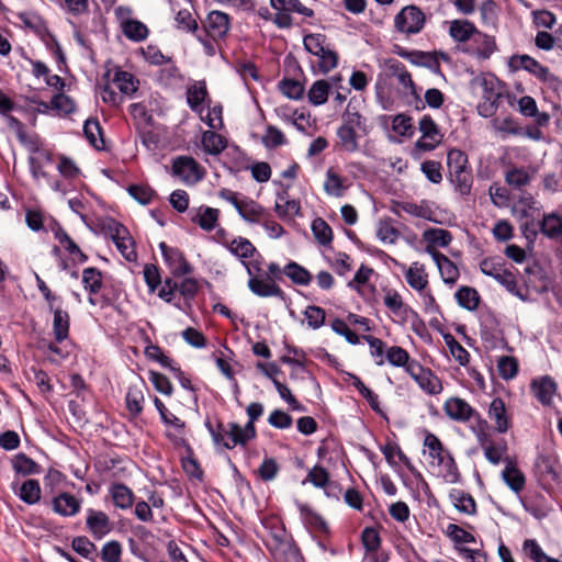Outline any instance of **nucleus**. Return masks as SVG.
<instances>
[{
    "label": "nucleus",
    "mask_w": 562,
    "mask_h": 562,
    "mask_svg": "<svg viewBox=\"0 0 562 562\" xmlns=\"http://www.w3.org/2000/svg\"><path fill=\"white\" fill-rule=\"evenodd\" d=\"M450 498L453 502L454 507L463 514L467 515H475L476 514V503L474 498L467 492L462 490H452L450 493Z\"/></svg>",
    "instance_id": "obj_37"
},
{
    "label": "nucleus",
    "mask_w": 562,
    "mask_h": 562,
    "mask_svg": "<svg viewBox=\"0 0 562 562\" xmlns=\"http://www.w3.org/2000/svg\"><path fill=\"white\" fill-rule=\"evenodd\" d=\"M172 173L191 184L198 183L205 176L204 168L189 156H179L173 159Z\"/></svg>",
    "instance_id": "obj_8"
},
{
    "label": "nucleus",
    "mask_w": 562,
    "mask_h": 562,
    "mask_svg": "<svg viewBox=\"0 0 562 562\" xmlns=\"http://www.w3.org/2000/svg\"><path fill=\"white\" fill-rule=\"evenodd\" d=\"M458 304L468 310L475 311L479 307L481 297L474 288L463 285L454 294Z\"/></svg>",
    "instance_id": "obj_41"
},
{
    "label": "nucleus",
    "mask_w": 562,
    "mask_h": 562,
    "mask_svg": "<svg viewBox=\"0 0 562 562\" xmlns=\"http://www.w3.org/2000/svg\"><path fill=\"white\" fill-rule=\"evenodd\" d=\"M312 232L319 245L327 246L333 240V229L322 217L312 222Z\"/></svg>",
    "instance_id": "obj_54"
},
{
    "label": "nucleus",
    "mask_w": 562,
    "mask_h": 562,
    "mask_svg": "<svg viewBox=\"0 0 562 562\" xmlns=\"http://www.w3.org/2000/svg\"><path fill=\"white\" fill-rule=\"evenodd\" d=\"M109 493L115 507L128 509L133 506L135 495L133 491L124 483H112Z\"/></svg>",
    "instance_id": "obj_25"
},
{
    "label": "nucleus",
    "mask_w": 562,
    "mask_h": 562,
    "mask_svg": "<svg viewBox=\"0 0 562 562\" xmlns=\"http://www.w3.org/2000/svg\"><path fill=\"white\" fill-rule=\"evenodd\" d=\"M425 250L436 262L442 281L446 284L453 285L460 276L458 267L446 255L438 251L435 247L426 246Z\"/></svg>",
    "instance_id": "obj_11"
},
{
    "label": "nucleus",
    "mask_w": 562,
    "mask_h": 562,
    "mask_svg": "<svg viewBox=\"0 0 562 562\" xmlns=\"http://www.w3.org/2000/svg\"><path fill=\"white\" fill-rule=\"evenodd\" d=\"M166 437L170 441H172L177 445L187 447L190 454L186 459L182 460V469L187 473V475L190 476L191 479H194L200 482L203 481L204 472L201 469L198 460L193 457V451H192L191 447L188 445V442L186 441V439L178 438L177 436H175L170 432H166Z\"/></svg>",
    "instance_id": "obj_18"
},
{
    "label": "nucleus",
    "mask_w": 562,
    "mask_h": 562,
    "mask_svg": "<svg viewBox=\"0 0 562 562\" xmlns=\"http://www.w3.org/2000/svg\"><path fill=\"white\" fill-rule=\"evenodd\" d=\"M127 192L142 205L149 204L157 196L156 191L148 184H131Z\"/></svg>",
    "instance_id": "obj_55"
},
{
    "label": "nucleus",
    "mask_w": 562,
    "mask_h": 562,
    "mask_svg": "<svg viewBox=\"0 0 562 562\" xmlns=\"http://www.w3.org/2000/svg\"><path fill=\"white\" fill-rule=\"evenodd\" d=\"M220 211L214 207L202 205L196 210L191 221L198 224L203 231L212 232L218 222Z\"/></svg>",
    "instance_id": "obj_30"
},
{
    "label": "nucleus",
    "mask_w": 562,
    "mask_h": 562,
    "mask_svg": "<svg viewBox=\"0 0 562 562\" xmlns=\"http://www.w3.org/2000/svg\"><path fill=\"white\" fill-rule=\"evenodd\" d=\"M165 263L173 278L190 276L193 273V266L187 260L182 250L170 247L165 241L159 244Z\"/></svg>",
    "instance_id": "obj_5"
},
{
    "label": "nucleus",
    "mask_w": 562,
    "mask_h": 562,
    "mask_svg": "<svg viewBox=\"0 0 562 562\" xmlns=\"http://www.w3.org/2000/svg\"><path fill=\"white\" fill-rule=\"evenodd\" d=\"M330 91V85L327 80H316L307 91L308 102L315 106L327 102Z\"/></svg>",
    "instance_id": "obj_42"
},
{
    "label": "nucleus",
    "mask_w": 562,
    "mask_h": 562,
    "mask_svg": "<svg viewBox=\"0 0 562 562\" xmlns=\"http://www.w3.org/2000/svg\"><path fill=\"white\" fill-rule=\"evenodd\" d=\"M123 34L131 41L142 42L148 36V27L138 20L126 21L121 29Z\"/></svg>",
    "instance_id": "obj_53"
},
{
    "label": "nucleus",
    "mask_w": 562,
    "mask_h": 562,
    "mask_svg": "<svg viewBox=\"0 0 562 562\" xmlns=\"http://www.w3.org/2000/svg\"><path fill=\"white\" fill-rule=\"evenodd\" d=\"M423 238L427 243V246H439L447 247L452 240V235L449 231L443 228H427L423 233Z\"/></svg>",
    "instance_id": "obj_44"
},
{
    "label": "nucleus",
    "mask_w": 562,
    "mask_h": 562,
    "mask_svg": "<svg viewBox=\"0 0 562 562\" xmlns=\"http://www.w3.org/2000/svg\"><path fill=\"white\" fill-rule=\"evenodd\" d=\"M450 181L453 183L454 189L463 196H467L471 193L473 177L471 168L451 171L449 173Z\"/></svg>",
    "instance_id": "obj_40"
},
{
    "label": "nucleus",
    "mask_w": 562,
    "mask_h": 562,
    "mask_svg": "<svg viewBox=\"0 0 562 562\" xmlns=\"http://www.w3.org/2000/svg\"><path fill=\"white\" fill-rule=\"evenodd\" d=\"M497 49L495 37L479 30L472 40L461 48L463 53L475 56L480 60L488 59Z\"/></svg>",
    "instance_id": "obj_6"
},
{
    "label": "nucleus",
    "mask_w": 562,
    "mask_h": 562,
    "mask_svg": "<svg viewBox=\"0 0 562 562\" xmlns=\"http://www.w3.org/2000/svg\"><path fill=\"white\" fill-rule=\"evenodd\" d=\"M12 468L16 474L24 476L40 474L42 472V467L23 452L14 456L12 459Z\"/></svg>",
    "instance_id": "obj_35"
},
{
    "label": "nucleus",
    "mask_w": 562,
    "mask_h": 562,
    "mask_svg": "<svg viewBox=\"0 0 562 562\" xmlns=\"http://www.w3.org/2000/svg\"><path fill=\"white\" fill-rule=\"evenodd\" d=\"M54 314L53 318V334L56 342H63L69 336L70 315L67 311L60 307L49 310Z\"/></svg>",
    "instance_id": "obj_26"
},
{
    "label": "nucleus",
    "mask_w": 562,
    "mask_h": 562,
    "mask_svg": "<svg viewBox=\"0 0 562 562\" xmlns=\"http://www.w3.org/2000/svg\"><path fill=\"white\" fill-rule=\"evenodd\" d=\"M385 68L387 71V76L390 77H396L398 80V83L402 85L404 88L409 90V93L414 95V98L417 101L416 109L422 110L425 108V104L423 103L419 94L417 93L416 85L412 79L411 74L407 71L405 65L395 59V58H389L385 60Z\"/></svg>",
    "instance_id": "obj_9"
},
{
    "label": "nucleus",
    "mask_w": 562,
    "mask_h": 562,
    "mask_svg": "<svg viewBox=\"0 0 562 562\" xmlns=\"http://www.w3.org/2000/svg\"><path fill=\"white\" fill-rule=\"evenodd\" d=\"M284 271L277 262H270L263 276H256L248 279L249 290L259 297H278L285 301V292L278 282L283 280Z\"/></svg>",
    "instance_id": "obj_1"
},
{
    "label": "nucleus",
    "mask_w": 562,
    "mask_h": 562,
    "mask_svg": "<svg viewBox=\"0 0 562 562\" xmlns=\"http://www.w3.org/2000/svg\"><path fill=\"white\" fill-rule=\"evenodd\" d=\"M419 131L422 133V137L416 140L415 148L420 151H431L442 140V134L440 133L438 125L428 114L420 119Z\"/></svg>",
    "instance_id": "obj_7"
},
{
    "label": "nucleus",
    "mask_w": 562,
    "mask_h": 562,
    "mask_svg": "<svg viewBox=\"0 0 562 562\" xmlns=\"http://www.w3.org/2000/svg\"><path fill=\"white\" fill-rule=\"evenodd\" d=\"M424 446L430 450V457L432 459H436L437 462H442L445 457H448L450 454V451L443 447L440 439L431 432L426 434L424 439Z\"/></svg>",
    "instance_id": "obj_56"
},
{
    "label": "nucleus",
    "mask_w": 562,
    "mask_h": 562,
    "mask_svg": "<svg viewBox=\"0 0 562 562\" xmlns=\"http://www.w3.org/2000/svg\"><path fill=\"white\" fill-rule=\"evenodd\" d=\"M214 131H205L202 134V146L210 155L221 154L227 146L226 139Z\"/></svg>",
    "instance_id": "obj_38"
},
{
    "label": "nucleus",
    "mask_w": 562,
    "mask_h": 562,
    "mask_svg": "<svg viewBox=\"0 0 562 562\" xmlns=\"http://www.w3.org/2000/svg\"><path fill=\"white\" fill-rule=\"evenodd\" d=\"M345 189L341 176L335 172L333 168H329L326 172L324 190L330 195L341 196Z\"/></svg>",
    "instance_id": "obj_62"
},
{
    "label": "nucleus",
    "mask_w": 562,
    "mask_h": 562,
    "mask_svg": "<svg viewBox=\"0 0 562 562\" xmlns=\"http://www.w3.org/2000/svg\"><path fill=\"white\" fill-rule=\"evenodd\" d=\"M20 498L29 504L33 505L41 499V486L37 480L29 479L20 487Z\"/></svg>",
    "instance_id": "obj_48"
},
{
    "label": "nucleus",
    "mask_w": 562,
    "mask_h": 562,
    "mask_svg": "<svg viewBox=\"0 0 562 562\" xmlns=\"http://www.w3.org/2000/svg\"><path fill=\"white\" fill-rule=\"evenodd\" d=\"M284 274L297 285H308L312 281L311 272L295 261H290L283 268Z\"/></svg>",
    "instance_id": "obj_39"
},
{
    "label": "nucleus",
    "mask_w": 562,
    "mask_h": 562,
    "mask_svg": "<svg viewBox=\"0 0 562 562\" xmlns=\"http://www.w3.org/2000/svg\"><path fill=\"white\" fill-rule=\"evenodd\" d=\"M19 20L38 37H49L46 21L37 13L21 12L18 14Z\"/></svg>",
    "instance_id": "obj_33"
},
{
    "label": "nucleus",
    "mask_w": 562,
    "mask_h": 562,
    "mask_svg": "<svg viewBox=\"0 0 562 562\" xmlns=\"http://www.w3.org/2000/svg\"><path fill=\"white\" fill-rule=\"evenodd\" d=\"M341 120V127H352V130L360 132L363 136L370 132L366 117L356 109H351V102H349L346 111L342 113Z\"/></svg>",
    "instance_id": "obj_31"
},
{
    "label": "nucleus",
    "mask_w": 562,
    "mask_h": 562,
    "mask_svg": "<svg viewBox=\"0 0 562 562\" xmlns=\"http://www.w3.org/2000/svg\"><path fill=\"white\" fill-rule=\"evenodd\" d=\"M83 135L89 144L97 150L105 149L103 131L98 119L90 117L85 121Z\"/></svg>",
    "instance_id": "obj_28"
},
{
    "label": "nucleus",
    "mask_w": 562,
    "mask_h": 562,
    "mask_svg": "<svg viewBox=\"0 0 562 562\" xmlns=\"http://www.w3.org/2000/svg\"><path fill=\"white\" fill-rule=\"evenodd\" d=\"M207 97V90L204 83L201 86H192L188 88L187 91V102L192 111L199 113L200 115L203 113L202 103L205 101Z\"/></svg>",
    "instance_id": "obj_46"
},
{
    "label": "nucleus",
    "mask_w": 562,
    "mask_h": 562,
    "mask_svg": "<svg viewBox=\"0 0 562 562\" xmlns=\"http://www.w3.org/2000/svg\"><path fill=\"white\" fill-rule=\"evenodd\" d=\"M426 23L425 13L414 4L404 7L394 19L395 29L407 35L419 33Z\"/></svg>",
    "instance_id": "obj_4"
},
{
    "label": "nucleus",
    "mask_w": 562,
    "mask_h": 562,
    "mask_svg": "<svg viewBox=\"0 0 562 562\" xmlns=\"http://www.w3.org/2000/svg\"><path fill=\"white\" fill-rule=\"evenodd\" d=\"M499 376L504 380H510L518 373V361L515 357L503 356L497 361Z\"/></svg>",
    "instance_id": "obj_64"
},
{
    "label": "nucleus",
    "mask_w": 562,
    "mask_h": 562,
    "mask_svg": "<svg viewBox=\"0 0 562 562\" xmlns=\"http://www.w3.org/2000/svg\"><path fill=\"white\" fill-rule=\"evenodd\" d=\"M405 278L409 286L419 292H423L428 284L427 274L424 273L423 266L417 267V262L406 270Z\"/></svg>",
    "instance_id": "obj_49"
},
{
    "label": "nucleus",
    "mask_w": 562,
    "mask_h": 562,
    "mask_svg": "<svg viewBox=\"0 0 562 562\" xmlns=\"http://www.w3.org/2000/svg\"><path fill=\"white\" fill-rule=\"evenodd\" d=\"M54 237L64 247V249L74 258V260L83 263L88 256L79 248L68 233L59 225L53 228Z\"/></svg>",
    "instance_id": "obj_21"
},
{
    "label": "nucleus",
    "mask_w": 562,
    "mask_h": 562,
    "mask_svg": "<svg viewBox=\"0 0 562 562\" xmlns=\"http://www.w3.org/2000/svg\"><path fill=\"white\" fill-rule=\"evenodd\" d=\"M86 527L93 539L101 540L113 529V522L102 510L89 508L87 510Z\"/></svg>",
    "instance_id": "obj_10"
},
{
    "label": "nucleus",
    "mask_w": 562,
    "mask_h": 562,
    "mask_svg": "<svg viewBox=\"0 0 562 562\" xmlns=\"http://www.w3.org/2000/svg\"><path fill=\"white\" fill-rule=\"evenodd\" d=\"M415 382L430 395H437L443 389L440 379L430 369H426L425 374H422Z\"/></svg>",
    "instance_id": "obj_52"
},
{
    "label": "nucleus",
    "mask_w": 562,
    "mask_h": 562,
    "mask_svg": "<svg viewBox=\"0 0 562 562\" xmlns=\"http://www.w3.org/2000/svg\"><path fill=\"white\" fill-rule=\"evenodd\" d=\"M558 385L550 375L533 379L530 383V390L533 396L543 405L550 406L552 397L557 393Z\"/></svg>",
    "instance_id": "obj_13"
},
{
    "label": "nucleus",
    "mask_w": 562,
    "mask_h": 562,
    "mask_svg": "<svg viewBox=\"0 0 562 562\" xmlns=\"http://www.w3.org/2000/svg\"><path fill=\"white\" fill-rule=\"evenodd\" d=\"M506 465L502 472V477L507 486L515 493L524 490L526 484L525 474L516 467L510 458H505Z\"/></svg>",
    "instance_id": "obj_22"
},
{
    "label": "nucleus",
    "mask_w": 562,
    "mask_h": 562,
    "mask_svg": "<svg viewBox=\"0 0 562 562\" xmlns=\"http://www.w3.org/2000/svg\"><path fill=\"white\" fill-rule=\"evenodd\" d=\"M476 31L477 29L474 23L469 20H453L450 22L449 26V35L454 42L463 45L468 44L470 40H472Z\"/></svg>",
    "instance_id": "obj_24"
},
{
    "label": "nucleus",
    "mask_w": 562,
    "mask_h": 562,
    "mask_svg": "<svg viewBox=\"0 0 562 562\" xmlns=\"http://www.w3.org/2000/svg\"><path fill=\"white\" fill-rule=\"evenodd\" d=\"M267 550L274 562H304L301 550L293 538L272 544Z\"/></svg>",
    "instance_id": "obj_12"
},
{
    "label": "nucleus",
    "mask_w": 562,
    "mask_h": 562,
    "mask_svg": "<svg viewBox=\"0 0 562 562\" xmlns=\"http://www.w3.org/2000/svg\"><path fill=\"white\" fill-rule=\"evenodd\" d=\"M481 339L486 347L495 349L498 346L508 347L507 340L503 336V331L497 328H492L483 325L480 330Z\"/></svg>",
    "instance_id": "obj_47"
},
{
    "label": "nucleus",
    "mask_w": 562,
    "mask_h": 562,
    "mask_svg": "<svg viewBox=\"0 0 562 562\" xmlns=\"http://www.w3.org/2000/svg\"><path fill=\"white\" fill-rule=\"evenodd\" d=\"M508 66L512 70L517 71L524 69L535 76L543 83H548L550 88L557 89L561 85V80L550 72L549 68L541 65L538 60L529 55H514L509 58Z\"/></svg>",
    "instance_id": "obj_2"
},
{
    "label": "nucleus",
    "mask_w": 562,
    "mask_h": 562,
    "mask_svg": "<svg viewBox=\"0 0 562 562\" xmlns=\"http://www.w3.org/2000/svg\"><path fill=\"white\" fill-rule=\"evenodd\" d=\"M409 61L414 65L426 67L434 74H441L440 63L434 53L414 50V56Z\"/></svg>",
    "instance_id": "obj_50"
},
{
    "label": "nucleus",
    "mask_w": 562,
    "mask_h": 562,
    "mask_svg": "<svg viewBox=\"0 0 562 562\" xmlns=\"http://www.w3.org/2000/svg\"><path fill=\"white\" fill-rule=\"evenodd\" d=\"M82 284L85 290L89 293L88 302L91 305H97L98 302L93 296L101 291L103 285V274L101 270L94 267L83 269Z\"/></svg>",
    "instance_id": "obj_19"
},
{
    "label": "nucleus",
    "mask_w": 562,
    "mask_h": 562,
    "mask_svg": "<svg viewBox=\"0 0 562 562\" xmlns=\"http://www.w3.org/2000/svg\"><path fill=\"white\" fill-rule=\"evenodd\" d=\"M505 261L501 257H486L480 262V270L494 280L505 270Z\"/></svg>",
    "instance_id": "obj_60"
},
{
    "label": "nucleus",
    "mask_w": 562,
    "mask_h": 562,
    "mask_svg": "<svg viewBox=\"0 0 562 562\" xmlns=\"http://www.w3.org/2000/svg\"><path fill=\"white\" fill-rule=\"evenodd\" d=\"M206 35L216 41L224 38L229 30V16L221 11H212L209 13L204 23Z\"/></svg>",
    "instance_id": "obj_14"
},
{
    "label": "nucleus",
    "mask_w": 562,
    "mask_h": 562,
    "mask_svg": "<svg viewBox=\"0 0 562 562\" xmlns=\"http://www.w3.org/2000/svg\"><path fill=\"white\" fill-rule=\"evenodd\" d=\"M495 280L513 295L522 301L527 300V294H524L518 288L516 277L510 270L505 268V270Z\"/></svg>",
    "instance_id": "obj_61"
},
{
    "label": "nucleus",
    "mask_w": 562,
    "mask_h": 562,
    "mask_svg": "<svg viewBox=\"0 0 562 562\" xmlns=\"http://www.w3.org/2000/svg\"><path fill=\"white\" fill-rule=\"evenodd\" d=\"M443 411L449 418L456 422H469L473 416L479 414L462 398L451 397L446 401Z\"/></svg>",
    "instance_id": "obj_15"
},
{
    "label": "nucleus",
    "mask_w": 562,
    "mask_h": 562,
    "mask_svg": "<svg viewBox=\"0 0 562 562\" xmlns=\"http://www.w3.org/2000/svg\"><path fill=\"white\" fill-rule=\"evenodd\" d=\"M488 417L495 420V429L499 434H505L510 428V419L507 415L505 403L501 397H495L490 404Z\"/></svg>",
    "instance_id": "obj_23"
},
{
    "label": "nucleus",
    "mask_w": 562,
    "mask_h": 562,
    "mask_svg": "<svg viewBox=\"0 0 562 562\" xmlns=\"http://www.w3.org/2000/svg\"><path fill=\"white\" fill-rule=\"evenodd\" d=\"M362 136L360 132L352 130V127L337 128L338 143L336 147L346 153H356L359 150L358 138Z\"/></svg>",
    "instance_id": "obj_29"
},
{
    "label": "nucleus",
    "mask_w": 562,
    "mask_h": 562,
    "mask_svg": "<svg viewBox=\"0 0 562 562\" xmlns=\"http://www.w3.org/2000/svg\"><path fill=\"white\" fill-rule=\"evenodd\" d=\"M505 181L514 189H521L522 187L529 184L531 181V176L522 167H514L506 172Z\"/></svg>",
    "instance_id": "obj_59"
},
{
    "label": "nucleus",
    "mask_w": 562,
    "mask_h": 562,
    "mask_svg": "<svg viewBox=\"0 0 562 562\" xmlns=\"http://www.w3.org/2000/svg\"><path fill=\"white\" fill-rule=\"evenodd\" d=\"M50 108L61 115H69L77 109L75 101L65 93H57L50 100Z\"/></svg>",
    "instance_id": "obj_63"
},
{
    "label": "nucleus",
    "mask_w": 562,
    "mask_h": 562,
    "mask_svg": "<svg viewBox=\"0 0 562 562\" xmlns=\"http://www.w3.org/2000/svg\"><path fill=\"white\" fill-rule=\"evenodd\" d=\"M239 207L240 209L237 210L238 215L249 224H261L267 215H269L268 210L248 196H244Z\"/></svg>",
    "instance_id": "obj_17"
},
{
    "label": "nucleus",
    "mask_w": 562,
    "mask_h": 562,
    "mask_svg": "<svg viewBox=\"0 0 562 562\" xmlns=\"http://www.w3.org/2000/svg\"><path fill=\"white\" fill-rule=\"evenodd\" d=\"M224 245L234 256L243 260L251 258L257 252L256 247L245 237L234 238L231 243Z\"/></svg>",
    "instance_id": "obj_43"
},
{
    "label": "nucleus",
    "mask_w": 562,
    "mask_h": 562,
    "mask_svg": "<svg viewBox=\"0 0 562 562\" xmlns=\"http://www.w3.org/2000/svg\"><path fill=\"white\" fill-rule=\"evenodd\" d=\"M4 116L8 127L14 131L19 142L26 146L32 153L38 151L40 149L37 142L27 135L25 125L18 117L11 115L10 113Z\"/></svg>",
    "instance_id": "obj_32"
},
{
    "label": "nucleus",
    "mask_w": 562,
    "mask_h": 562,
    "mask_svg": "<svg viewBox=\"0 0 562 562\" xmlns=\"http://www.w3.org/2000/svg\"><path fill=\"white\" fill-rule=\"evenodd\" d=\"M270 5L276 10L273 23L279 29H290L293 25L292 13L304 18H313L314 10L305 7L300 0H270Z\"/></svg>",
    "instance_id": "obj_3"
},
{
    "label": "nucleus",
    "mask_w": 562,
    "mask_h": 562,
    "mask_svg": "<svg viewBox=\"0 0 562 562\" xmlns=\"http://www.w3.org/2000/svg\"><path fill=\"white\" fill-rule=\"evenodd\" d=\"M199 291V281L195 278L184 276L183 280L179 284V293L183 297L188 307L191 306V302L195 299Z\"/></svg>",
    "instance_id": "obj_57"
},
{
    "label": "nucleus",
    "mask_w": 562,
    "mask_h": 562,
    "mask_svg": "<svg viewBox=\"0 0 562 562\" xmlns=\"http://www.w3.org/2000/svg\"><path fill=\"white\" fill-rule=\"evenodd\" d=\"M539 232L550 239L562 237V215L555 212L546 213L538 222Z\"/></svg>",
    "instance_id": "obj_27"
},
{
    "label": "nucleus",
    "mask_w": 562,
    "mask_h": 562,
    "mask_svg": "<svg viewBox=\"0 0 562 562\" xmlns=\"http://www.w3.org/2000/svg\"><path fill=\"white\" fill-rule=\"evenodd\" d=\"M278 87L282 94L292 100L302 99L305 91L304 83L293 78L284 77L282 80L279 81Z\"/></svg>",
    "instance_id": "obj_45"
},
{
    "label": "nucleus",
    "mask_w": 562,
    "mask_h": 562,
    "mask_svg": "<svg viewBox=\"0 0 562 562\" xmlns=\"http://www.w3.org/2000/svg\"><path fill=\"white\" fill-rule=\"evenodd\" d=\"M300 513L304 520V524L312 528L314 531L322 532V533H329V528L325 519L314 512L310 506L307 505H301L300 506Z\"/></svg>",
    "instance_id": "obj_36"
},
{
    "label": "nucleus",
    "mask_w": 562,
    "mask_h": 562,
    "mask_svg": "<svg viewBox=\"0 0 562 562\" xmlns=\"http://www.w3.org/2000/svg\"><path fill=\"white\" fill-rule=\"evenodd\" d=\"M445 342L448 346L452 357L461 364L467 366L470 362V353L463 346L451 335L443 336Z\"/></svg>",
    "instance_id": "obj_58"
},
{
    "label": "nucleus",
    "mask_w": 562,
    "mask_h": 562,
    "mask_svg": "<svg viewBox=\"0 0 562 562\" xmlns=\"http://www.w3.org/2000/svg\"><path fill=\"white\" fill-rule=\"evenodd\" d=\"M396 207L416 217L436 222L432 210L426 203L418 205L412 202H396Z\"/></svg>",
    "instance_id": "obj_51"
},
{
    "label": "nucleus",
    "mask_w": 562,
    "mask_h": 562,
    "mask_svg": "<svg viewBox=\"0 0 562 562\" xmlns=\"http://www.w3.org/2000/svg\"><path fill=\"white\" fill-rule=\"evenodd\" d=\"M112 81L117 86L121 93L132 95L138 90L139 81L128 71L116 69Z\"/></svg>",
    "instance_id": "obj_34"
},
{
    "label": "nucleus",
    "mask_w": 562,
    "mask_h": 562,
    "mask_svg": "<svg viewBox=\"0 0 562 562\" xmlns=\"http://www.w3.org/2000/svg\"><path fill=\"white\" fill-rule=\"evenodd\" d=\"M54 513L63 517H72L81 509V501L75 495L61 492L52 499Z\"/></svg>",
    "instance_id": "obj_16"
},
{
    "label": "nucleus",
    "mask_w": 562,
    "mask_h": 562,
    "mask_svg": "<svg viewBox=\"0 0 562 562\" xmlns=\"http://www.w3.org/2000/svg\"><path fill=\"white\" fill-rule=\"evenodd\" d=\"M146 387L145 382L140 380L139 383L132 384L127 389L125 396V404L130 415L133 418L138 417L143 412V404L145 401L143 390Z\"/></svg>",
    "instance_id": "obj_20"
}]
</instances>
